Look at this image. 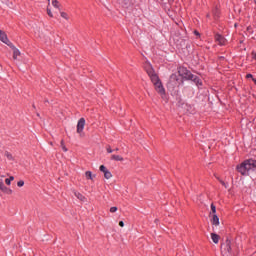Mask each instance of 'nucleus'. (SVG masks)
Listing matches in <instances>:
<instances>
[{
	"mask_svg": "<svg viewBox=\"0 0 256 256\" xmlns=\"http://www.w3.org/2000/svg\"><path fill=\"white\" fill-rule=\"evenodd\" d=\"M238 173H241L243 176L247 177L249 175H256V160L248 159L239 164L236 167Z\"/></svg>",
	"mask_w": 256,
	"mask_h": 256,
	"instance_id": "1",
	"label": "nucleus"
},
{
	"mask_svg": "<svg viewBox=\"0 0 256 256\" xmlns=\"http://www.w3.org/2000/svg\"><path fill=\"white\" fill-rule=\"evenodd\" d=\"M153 83L155 90L161 97H165V88L163 87V83H161V79H159V76L156 77L155 80H151Z\"/></svg>",
	"mask_w": 256,
	"mask_h": 256,
	"instance_id": "2",
	"label": "nucleus"
},
{
	"mask_svg": "<svg viewBox=\"0 0 256 256\" xmlns=\"http://www.w3.org/2000/svg\"><path fill=\"white\" fill-rule=\"evenodd\" d=\"M179 76L183 79H186L187 81H191L192 79H195V75L191 73V71L187 70L185 67L178 68Z\"/></svg>",
	"mask_w": 256,
	"mask_h": 256,
	"instance_id": "3",
	"label": "nucleus"
},
{
	"mask_svg": "<svg viewBox=\"0 0 256 256\" xmlns=\"http://www.w3.org/2000/svg\"><path fill=\"white\" fill-rule=\"evenodd\" d=\"M144 69L147 75L150 77L151 81H154L157 79V77H159L157 73H155V70L153 69V66L151 65V63L146 62L144 65Z\"/></svg>",
	"mask_w": 256,
	"mask_h": 256,
	"instance_id": "4",
	"label": "nucleus"
},
{
	"mask_svg": "<svg viewBox=\"0 0 256 256\" xmlns=\"http://www.w3.org/2000/svg\"><path fill=\"white\" fill-rule=\"evenodd\" d=\"M169 85H172V87H177V85H181V82L179 81V76H177V74H172L170 76Z\"/></svg>",
	"mask_w": 256,
	"mask_h": 256,
	"instance_id": "5",
	"label": "nucleus"
},
{
	"mask_svg": "<svg viewBox=\"0 0 256 256\" xmlns=\"http://www.w3.org/2000/svg\"><path fill=\"white\" fill-rule=\"evenodd\" d=\"M85 129V118H80L77 123V133L81 134V132Z\"/></svg>",
	"mask_w": 256,
	"mask_h": 256,
	"instance_id": "6",
	"label": "nucleus"
},
{
	"mask_svg": "<svg viewBox=\"0 0 256 256\" xmlns=\"http://www.w3.org/2000/svg\"><path fill=\"white\" fill-rule=\"evenodd\" d=\"M0 41H2V43H5V45H11V42H9V38H7V34H5V32H3L2 30H0Z\"/></svg>",
	"mask_w": 256,
	"mask_h": 256,
	"instance_id": "7",
	"label": "nucleus"
},
{
	"mask_svg": "<svg viewBox=\"0 0 256 256\" xmlns=\"http://www.w3.org/2000/svg\"><path fill=\"white\" fill-rule=\"evenodd\" d=\"M215 40L220 45H225V43H227V40L225 39V37L221 36V34H216L215 35Z\"/></svg>",
	"mask_w": 256,
	"mask_h": 256,
	"instance_id": "8",
	"label": "nucleus"
},
{
	"mask_svg": "<svg viewBox=\"0 0 256 256\" xmlns=\"http://www.w3.org/2000/svg\"><path fill=\"white\" fill-rule=\"evenodd\" d=\"M211 223L212 225H219V216L216 214H213Z\"/></svg>",
	"mask_w": 256,
	"mask_h": 256,
	"instance_id": "9",
	"label": "nucleus"
},
{
	"mask_svg": "<svg viewBox=\"0 0 256 256\" xmlns=\"http://www.w3.org/2000/svg\"><path fill=\"white\" fill-rule=\"evenodd\" d=\"M19 55H21V52L19 51V49L13 47V59H17Z\"/></svg>",
	"mask_w": 256,
	"mask_h": 256,
	"instance_id": "10",
	"label": "nucleus"
},
{
	"mask_svg": "<svg viewBox=\"0 0 256 256\" xmlns=\"http://www.w3.org/2000/svg\"><path fill=\"white\" fill-rule=\"evenodd\" d=\"M211 239H212L213 243H215L216 245H217V243H219V235L212 233Z\"/></svg>",
	"mask_w": 256,
	"mask_h": 256,
	"instance_id": "11",
	"label": "nucleus"
},
{
	"mask_svg": "<svg viewBox=\"0 0 256 256\" xmlns=\"http://www.w3.org/2000/svg\"><path fill=\"white\" fill-rule=\"evenodd\" d=\"M190 81H194V83L196 85H203V82L201 81V79H199L197 76L194 75V78H192Z\"/></svg>",
	"mask_w": 256,
	"mask_h": 256,
	"instance_id": "12",
	"label": "nucleus"
},
{
	"mask_svg": "<svg viewBox=\"0 0 256 256\" xmlns=\"http://www.w3.org/2000/svg\"><path fill=\"white\" fill-rule=\"evenodd\" d=\"M112 161H123V156L113 154L111 156Z\"/></svg>",
	"mask_w": 256,
	"mask_h": 256,
	"instance_id": "13",
	"label": "nucleus"
},
{
	"mask_svg": "<svg viewBox=\"0 0 256 256\" xmlns=\"http://www.w3.org/2000/svg\"><path fill=\"white\" fill-rule=\"evenodd\" d=\"M75 197H77V199H79L80 201H85V196H83V194L79 193V192H75L74 193Z\"/></svg>",
	"mask_w": 256,
	"mask_h": 256,
	"instance_id": "14",
	"label": "nucleus"
},
{
	"mask_svg": "<svg viewBox=\"0 0 256 256\" xmlns=\"http://www.w3.org/2000/svg\"><path fill=\"white\" fill-rule=\"evenodd\" d=\"M104 177L105 179H111V177H113V174H111V171H106L104 172Z\"/></svg>",
	"mask_w": 256,
	"mask_h": 256,
	"instance_id": "15",
	"label": "nucleus"
},
{
	"mask_svg": "<svg viewBox=\"0 0 256 256\" xmlns=\"http://www.w3.org/2000/svg\"><path fill=\"white\" fill-rule=\"evenodd\" d=\"M60 15L63 19H66V21H69V15L65 12H60Z\"/></svg>",
	"mask_w": 256,
	"mask_h": 256,
	"instance_id": "16",
	"label": "nucleus"
},
{
	"mask_svg": "<svg viewBox=\"0 0 256 256\" xmlns=\"http://www.w3.org/2000/svg\"><path fill=\"white\" fill-rule=\"evenodd\" d=\"M85 175L86 179H93V174L91 173V171H86Z\"/></svg>",
	"mask_w": 256,
	"mask_h": 256,
	"instance_id": "17",
	"label": "nucleus"
},
{
	"mask_svg": "<svg viewBox=\"0 0 256 256\" xmlns=\"http://www.w3.org/2000/svg\"><path fill=\"white\" fill-rule=\"evenodd\" d=\"M52 5H53V7H55V9H59V1L53 0Z\"/></svg>",
	"mask_w": 256,
	"mask_h": 256,
	"instance_id": "18",
	"label": "nucleus"
},
{
	"mask_svg": "<svg viewBox=\"0 0 256 256\" xmlns=\"http://www.w3.org/2000/svg\"><path fill=\"white\" fill-rule=\"evenodd\" d=\"M5 157H7V159H9V161H13V155L11 153L6 152Z\"/></svg>",
	"mask_w": 256,
	"mask_h": 256,
	"instance_id": "19",
	"label": "nucleus"
},
{
	"mask_svg": "<svg viewBox=\"0 0 256 256\" xmlns=\"http://www.w3.org/2000/svg\"><path fill=\"white\" fill-rule=\"evenodd\" d=\"M100 171H101L102 173H105L106 171H109V170L107 169V167H105V165H101V166H100Z\"/></svg>",
	"mask_w": 256,
	"mask_h": 256,
	"instance_id": "20",
	"label": "nucleus"
},
{
	"mask_svg": "<svg viewBox=\"0 0 256 256\" xmlns=\"http://www.w3.org/2000/svg\"><path fill=\"white\" fill-rule=\"evenodd\" d=\"M211 211H212L213 215H215V213H217V208L215 207L214 204H211Z\"/></svg>",
	"mask_w": 256,
	"mask_h": 256,
	"instance_id": "21",
	"label": "nucleus"
},
{
	"mask_svg": "<svg viewBox=\"0 0 256 256\" xmlns=\"http://www.w3.org/2000/svg\"><path fill=\"white\" fill-rule=\"evenodd\" d=\"M1 191H3V193H7V191H9V188H7V186H5V184H3Z\"/></svg>",
	"mask_w": 256,
	"mask_h": 256,
	"instance_id": "22",
	"label": "nucleus"
},
{
	"mask_svg": "<svg viewBox=\"0 0 256 256\" xmlns=\"http://www.w3.org/2000/svg\"><path fill=\"white\" fill-rule=\"evenodd\" d=\"M106 151H107V153H113V149H111V146L110 145H108L107 147H106Z\"/></svg>",
	"mask_w": 256,
	"mask_h": 256,
	"instance_id": "23",
	"label": "nucleus"
},
{
	"mask_svg": "<svg viewBox=\"0 0 256 256\" xmlns=\"http://www.w3.org/2000/svg\"><path fill=\"white\" fill-rule=\"evenodd\" d=\"M17 185L19 187H23V185H25V182L23 180H20V181H18Z\"/></svg>",
	"mask_w": 256,
	"mask_h": 256,
	"instance_id": "24",
	"label": "nucleus"
},
{
	"mask_svg": "<svg viewBox=\"0 0 256 256\" xmlns=\"http://www.w3.org/2000/svg\"><path fill=\"white\" fill-rule=\"evenodd\" d=\"M47 15H49V17H53V12H51V9L47 8Z\"/></svg>",
	"mask_w": 256,
	"mask_h": 256,
	"instance_id": "25",
	"label": "nucleus"
},
{
	"mask_svg": "<svg viewBox=\"0 0 256 256\" xmlns=\"http://www.w3.org/2000/svg\"><path fill=\"white\" fill-rule=\"evenodd\" d=\"M116 211H117V207H111L110 208V213H116Z\"/></svg>",
	"mask_w": 256,
	"mask_h": 256,
	"instance_id": "26",
	"label": "nucleus"
},
{
	"mask_svg": "<svg viewBox=\"0 0 256 256\" xmlns=\"http://www.w3.org/2000/svg\"><path fill=\"white\" fill-rule=\"evenodd\" d=\"M5 183H6V185H11V180H9V178H6Z\"/></svg>",
	"mask_w": 256,
	"mask_h": 256,
	"instance_id": "27",
	"label": "nucleus"
},
{
	"mask_svg": "<svg viewBox=\"0 0 256 256\" xmlns=\"http://www.w3.org/2000/svg\"><path fill=\"white\" fill-rule=\"evenodd\" d=\"M5 183H3V179H0V191H1V189L3 188V185H4Z\"/></svg>",
	"mask_w": 256,
	"mask_h": 256,
	"instance_id": "28",
	"label": "nucleus"
},
{
	"mask_svg": "<svg viewBox=\"0 0 256 256\" xmlns=\"http://www.w3.org/2000/svg\"><path fill=\"white\" fill-rule=\"evenodd\" d=\"M246 77H247V79H253V75L252 74H247Z\"/></svg>",
	"mask_w": 256,
	"mask_h": 256,
	"instance_id": "29",
	"label": "nucleus"
},
{
	"mask_svg": "<svg viewBox=\"0 0 256 256\" xmlns=\"http://www.w3.org/2000/svg\"><path fill=\"white\" fill-rule=\"evenodd\" d=\"M120 227H125V223L123 221L119 222Z\"/></svg>",
	"mask_w": 256,
	"mask_h": 256,
	"instance_id": "30",
	"label": "nucleus"
},
{
	"mask_svg": "<svg viewBox=\"0 0 256 256\" xmlns=\"http://www.w3.org/2000/svg\"><path fill=\"white\" fill-rule=\"evenodd\" d=\"M60 145L61 147H65V141L61 140Z\"/></svg>",
	"mask_w": 256,
	"mask_h": 256,
	"instance_id": "31",
	"label": "nucleus"
},
{
	"mask_svg": "<svg viewBox=\"0 0 256 256\" xmlns=\"http://www.w3.org/2000/svg\"><path fill=\"white\" fill-rule=\"evenodd\" d=\"M8 180L11 182V181H14L15 180V177H13V176H10L9 178H8Z\"/></svg>",
	"mask_w": 256,
	"mask_h": 256,
	"instance_id": "32",
	"label": "nucleus"
},
{
	"mask_svg": "<svg viewBox=\"0 0 256 256\" xmlns=\"http://www.w3.org/2000/svg\"><path fill=\"white\" fill-rule=\"evenodd\" d=\"M62 150L67 153V147L66 146H62Z\"/></svg>",
	"mask_w": 256,
	"mask_h": 256,
	"instance_id": "33",
	"label": "nucleus"
},
{
	"mask_svg": "<svg viewBox=\"0 0 256 256\" xmlns=\"http://www.w3.org/2000/svg\"><path fill=\"white\" fill-rule=\"evenodd\" d=\"M219 181H220L221 185H224V187H227V186L225 185V182H224L223 180H219Z\"/></svg>",
	"mask_w": 256,
	"mask_h": 256,
	"instance_id": "34",
	"label": "nucleus"
},
{
	"mask_svg": "<svg viewBox=\"0 0 256 256\" xmlns=\"http://www.w3.org/2000/svg\"><path fill=\"white\" fill-rule=\"evenodd\" d=\"M7 193H13V191L11 189H8Z\"/></svg>",
	"mask_w": 256,
	"mask_h": 256,
	"instance_id": "35",
	"label": "nucleus"
},
{
	"mask_svg": "<svg viewBox=\"0 0 256 256\" xmlns=\"http://www.w3.org/2000/svg\"><path fill=\"white\" fill-rule=\"evenodd\" d=\"M253 59L256 60V53H253Z\"/></svg>",
	"mask_w": 256,
	"mask_h": 256,
	"instance_id": "36",
	"label": "nucleus"
},
{
	"mask_svg": "<svg viewBox=\"0 0 256 256\" xmlns=\"http://www.w3.org/2000/svg\"><path fill=\"white\" fill-rule=\"evenodd\" d=\"M252 81L255 83V85H256V79L255 78H252Z\"/></svg>",
	"mask_w": 256,
	"mask_h": 256,
	"instance_id": "37",
	"label": "nucleus"
},
{
	"mask_svg": "<svg viewBox=\"0 0 256 256\" xmlns=\"http://www.w3.org/2000/svg\"><path fill=\"white\" fill-rule=\"evenodd\" d=\"M195 35H199V32L195 31Z\"/></svg>",
	"mask_w": 256,
	"mask_h": 256,
	"instance_id": "38",
	"label": "nucleus"
},
{
	"mask_svg": "<svg viewBox=\"0 0 256 256\" xmlns=\"http://www.w3.org/2000/svg\"><path fill=\"white\" fill-rule=\"evenodd\" d=\"M114 151H119V148L114 149Z\"/></svg>",
	"mask_w": 256,
	"mask_h": 256,
	"instance_id": "39",
	"label": "nucleus"
}]
</instances>
